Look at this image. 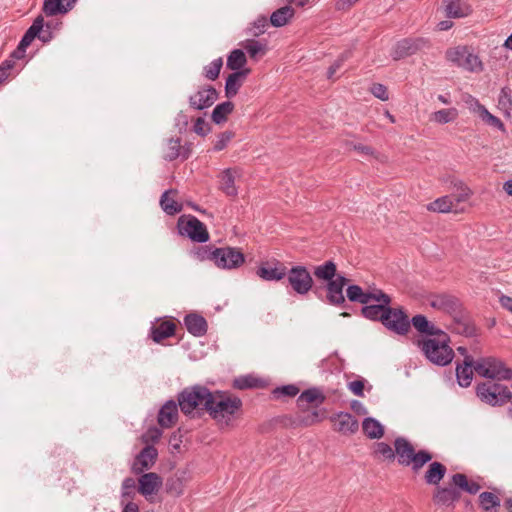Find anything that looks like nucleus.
Here are the masks:
<instances>
[{"instance_id":"f257e3e1","label":"nucleus","mask_w":512,"mask_h":512,"mask_svg":"<svg viewBox=\"0 0 512 512\" xmlns=\"http://www.w3.org/2000/svg\"><path fill=\"white\" fill-rule=\"evenodd\" d=\"M242 400L229 392H212L206 412L221 427H227L238 417L242 410Z\"/></svg>"},{"instance_id":"f03ea898","label":"nucleus","mask_w":512,"mask_h":512,"mask_svg":"<svg viewBox=\"0 0 512 512\" xmlns=\"http://www.w3.org/2000/svg\"><path fill=\"white\" fill-rule=\"evenodd\" d=\"M449 341V336L442 331L435 336L419 339L417 344L421 352L431 363L438 366H446L454 357Z\"/></svg>"},{"instance_id":"7ed1b4c3","label":"nucleus","mask_w":512,"mask_h":512,"mask_svg":"<svg viewBox=\"0 0 512 512\" xmlns=\"http://www.w3.org/2000/svg\"><path fill=\"white\" fill-rule=\"evenodd\" d=\"M394 448L398 463L402 466L411 467L414 473H418L433 458L432 453L428 450L416 451L412 443L404 437L395 439Z\"/></svg>"},{"instance_id":"20e7f679","label":"nucleus","mask_w":512,"mask_h":512,"mask_svg":"<svg viewBox=\"0 0 512 512\" xmlns=\"http://www.w3.org/2000/svg\"><path fill=\"white\" fill-rule=\"evenodd\" d=\"M212 392L203 385H193L184 388L177 397L180 410L185 415H191L195 411L206 412Z\"/></svg>"},{"instance_id":"39448f33","label":"nucleus","mask_w":512,"mask_h":512,"mask_svg":"<svg viewBox=\"0 0 512 512\" xmlns=\"http://www.w3.org/2000/svg\"><path fill=\"white\" fill-rule=\"evenodd\" d=\"M391 297L381 289H375V294L370 297V303L364 304L361 314L366 319L383 323L391 313Z\"/></svg>"},{"instance_id":"423d86ee","label":"nucleus","mask_w":512,"mask_h":512,"mask_svg":"<svg viewBox=\"0 0 512 512\" xmlns=\"http://www.w3.org/2000/svg\"><path fill=\"white\" fill-rule=\"evenodd\" d=\"M474 370L482 377L493 380H509L512 378V369L506 367L504 362L496 357H482L475 361Z\"/></svg>"},{"instance_id":"0eeeda50","label":"nucleus","mask_w":512,"mask_h":512,"mask_svg":"<svg viewBox=\"0 0 512 512\" xmlns=\"http://www.w3.org/2000/svg\"><path fill=\"white\" fill-rule=\"evenodd\" d=\"M204 252L209 260L222 269H236L245 262L244 254L236 247H220Z\"/></svg>"},{"instance_id":"6e6552de","label":"nucleus","mask_w":512,"mask_h":512,"mask_svg":"<svg viewBox=\"0 0 512 512\" xmlns=\"http://www.w3.org/2000/svg\"><path fill=\"white\" fill-rule=\"evenodd\" d=\"M476 394L491 406H501L512 399L509 388L499 383L483 382L477 385Z\"/></svg>"},{"instance_id":"1a4fd4ad","label":"nucleus","mask_w":512,"mask_h":512,"mask_svg":"<svg viewBox=\"0 0 512 512\" xmlns=\"http://www.w3.org/2000/svg\"><path fill=\"white\" fill-rule=\"evenodd\" d=\"M446 59L470 72H481L483 70L482 61L467 46H457L448 49L446 51Z\"/></svg>"},{"instance_id":"9d476101","label":"nucleus","mask_w":512,"mask_h":512,"mask_svg":"<svg viewBox=\"0 0 512 512\" xmlns=\"http://www.w3.org/2000/svg\"><path fill=\"white\" fill-rule=\"evenodd\" d=\"M177 228L180 235L187 236L194 242L204 243L209 240V233L205 224L195 216L183 215L179 217Z\"/></svg>"},{"instance_id":"9b49d317","label":"nucleus","mask_w":512,"mask_h":512,"mask_svg":"<svg viewBox=\"0 0 512 512\" xmlns=\"http://www.w3.org/2000/svg\"><path fill=\"white\" fill-rule=\"evenodd\" d=\"M287 281L292 290L300 295H306L313 287V278L305 266H293L287 270Z\"/></svg>"},{"instance_id":"f8f14e48","label":"nucleus","mask_w":512,"mask_h":512,"mask_svg":"<svg viewBox=\"0 0 512 512\" xmlns=\"http://www.w3.org/2000/svg\"><path fill=\"white\" fill-rule=\"evenodd\" d=\"M428 46V41L423 38H405L396 43L392 51L394 60H400Z\"/></svg>"},{"instance_id":"ddd939ff","label":"nucleus","mask_w":512,"mask_h":512,"mask_svg":"<svg viewBox=\"0 0 512 512\" xmlns=\"http://www.w3.org/2000/svg\"><path fill=\"white\" fill-rule=\"evenodd\" d=\"M158 456L157 449L152 445L145 446L136 456L131 470L135 474H141L149 470L156 462Z\"/></svg>"},{"instance_id":"4468645a","label":"nucleus","mask_w":512,"mask_h":512,"mask_svg":"<svg viewBox=\"0 0 512 512\" xmlns=\"http://www.w3.org/2000/svg\"><path fill=\"white\" fill-rule=\"evenodd\" d=\"M217 99V90L212 86H206L190 96L189 104L194 109L203 110L212 106Z\"/></svg>"},{"instance_id":"2eb2a0df","label":"nucleus","mask_w":512,"mask_h":512,"mask_svg":"<svg viewBox=\"0 0 512 512\" xmlns=\"http://www.w3.org/2000/svg\"><path fill=\"white\" fill-rule=\"evenodd\" d=\"M389 330L404 335L410 329V322L408 317L401 309L391 308V313L387 316V320L382 323Z\"/></svg>"},{"instance_id":"dca6fc26","label":"nucleus","mask_w":512,"mask_h":512,"mask_svg":"<svg viewBox=\"0 0 512 512\" xmlns=\"http://www.w3.org/2000/svg\"><path fill=\"white\" fill-rule=\"evenodd\" d=\"M347 278L343 275H337L331 281L327 282V301L329 304L339 306L345 303V297L343 294V288L347 283Z\"/></svg>"},{"instance_id":"f3484780","label":"nucleus","mask_w":512,"mask_h":512,"mask_svg":"<svg viewBox=\"0 0 512 512\" xmlns=\"http://www.w3.org/2000/svg\"><path fill=\"white\" fill-rule=\"evenodd\" d=\"M191 154V145H181L180 138H170L166 142L164 150V159L167 161H173L177 158L186 160Z\"/></svg>"},{"instance_id":"a211bd4d","label":"nucleus","mask_w":512,"mask_h":512,"mask_svg":"<svg viewBox=\"0 0 512 512\" xmlns=\"http://www.w3.org/2000/svg\"><path fill=\"white\" fill-rule=\"evenodd\" d=\"M335 431L341 434H354L359 427L357 419L350 413L340 412L331 417Z\"/></svg>"},{"instance_id":"6ab92c4d","label":"nucleus","mask_w":512,"mask_h":512,"mask_svg":"<svg viewBox=\"0 0 512 512\" xmlns=\"http://www.w3.org/2000/svg\"><path fill=\"white\" fill-rule=\"evenodd\" d=\"M256 274L265 281H280L286 277L287 268L278 261L273 265L265 263L258 267Z\"/></svg>"},{"instance_id":"aec40b11","label":"nucleus","mask_w":512,"mask_h":512,"mask_svg":"<svg viewBox=\"0 0 512 512\" xmlns=\"http://www.w3.org/2000/svg\"><path fill=\"white\" fill-rule=\"evenodd\" d=\"M240 176L241 171L238 168L225 169L220 175L221 191L229 197H236L238 195V188L235 185V181Z\"/></svg>"},{"instance_id":"412c9836","label":"nucleus","mask_w":512,"mask_h":512,"mask_svg":"<svg viewBox=\"0 0 512 512\" xmlns=\"http://www.w3.org/2000/svg\"><path fill=\"white\" fill-rule=\"evenodd\" d=\"M178 404L173 401H167L159 410L158 424L162 428H171L178 419Z\"/></svg>"},{"instance_id":"4be33fe9","label":"nucleus","mask_w":512,"mask_h":512,"mask_svg":"<svg viewBox=\"0 0 512 512\" xmlns=\"http://www.w3.org/2000/svg\"><path fill=\"white\" fill-rule=\"evenodd\" d=\"M138 482H139L138 491L143 496H149V495L155 494L162 486L161 477L154 472H149V473H145V474L141 475Z\"/></svg>"},{"instance_id":"5701e85b","label":"nucleus","mask_w":512,"mask_h":512,"mask_svg":"<svg viewBox=\"0 0 512 512\" xmlns=\"http://www.w3.org/2000/svg\"><path fill=\"white\" fill-rule=\"evenodd\" d=\"M250 71L251 70L249 68H244L240 71L231 73L227 77L225 83V96L227 98H232L238 93L240 87L242 86L246 77L249 75Z\"/></svg>"},{"instance_id":"b1692460","label":"nucleus","mask_w":512,"mask_h":512,"mask_svg":"<svg viewBox=\"0 0 512 512\" xmlns=\"http://www.w3.org/2000/svg\"><path fill=\"white\" fill-rule=\"evenodd\" d=\"M430 305L450 315H455L460 308L459 300L450 295H437L431 300Z\"/></svg>"},{"instance_id":"393cba45","label":"nucleus","mask_w":512,"mask_h":512,"mask_svg":"<svg viewBox=\"0 0 512 512\" xmlns=\"http://www.w3.org/2000/svg\"><path fill=\"white\" fill-rule=\"evenodd\" d=\"M475 361L472 356H466L464 358L463 365H457L456 367V378L458 384L461 387L470 386L473 379V370H474Z\"/></svg>"},{"instance_id":"a878e982","label":"nucleus","mask_w":512,"mask_h":512,"mask_svg":"<svg viewBox=\"0 0 512 512\" xmlns=\"http://www.w3.org/2000/svg\"><path fill=\"white\" fill-rule=\"evenodd\" d=\"M184 324L189 333L201 337L207 332V321L201 315L192 313L184 318Z\"/></svg>"},{"instance_id":"bb28decb","label":"nucleus","mask_w":512,"mask_h":512,"mask_svg":"<svg viewBox=\"0 0 512 512\" xmlns=\"http://www.w3.org/2000/svg\"><path fill=\"white\" fill-rule=\"evenodd\" d=\"M446 15L449 18H462L471 13L470 5L464 0H444Z\"/></svg>"},{"instance_id":"cd10ccee","label":"nucleus","mask_w":512,"mask_h":512,"mask_svg":"<svg viewBox=\"0 0 512 512\" xmlns=\"http://www.w3.org/2000/svg\"><path fill=\"white\" fill-rule=\"evenodd\" d=\"M460 492L455 488H438L433 496V501L439 506H452L460 499Z\"/></svg>"},{"instance_id":"c85d7f7f","label":"nucleus","mask_w":512,"mask_h":512,"mask_svg":"<svg viewBox=\"0 0 512 512\" xmlns=\"http://www.w3.org/2000/svg\"><path fill=\"white\" fill-rule=\"evenodd\" d=\"M446 472L447 468L444 464L438 461L431 462L424 474V481L428 485H438L445 477Z\"/></svg>"},{"instance_id":"c756f323","label":"nucleus","mask_w":512,"mask_h":512,"mask_svg":"<svg viewBox=\"0 0 512 512\" xmlns=\"http://www.w3.org/2000/svg\"><path fill=\"white\" fill-rule=\"evenodd\" d=\"M176 325L171 321H162L158 325L151 327L150 336L154 342L160 343L162 340L174 335Z\"/></svg>"},{"instance_id":"7c9ffc66","label":"nucleus","mask_w":512,"mask_h":512,"mask_svg":"<svg viewBox=\"0 0 512 512\" xmlns=\"http://www.w3.org/2000/svg\"><path fill=\"white\" fill-rule=\"evenodd\" d=\"M411 324L420 333L425 334L426 337H432L442 332L432 322H430L424 315H415L411 319Z\"/></svg>"},{"instance_id":"2f4dec72","label":"nucleus","mask_w":512,"mask_h":512,"mask_svg":"<svg viewBox=\"0 0 512 512\" xmlns=\"http://www.w3.org/2000/svg\"><path fill=\"white\" fill-rule=\"evenodd\" d=\"M375 289L363 291L358 285H349L346 289V295L351 302H358L364 305L370 303V297L375 294Z\"/></svg>"},{"instance_id":"473e14b6","label":"nucleus","mask_w":512,"mask_h":512,"mask_svg":"<svg viewBox=\"0 0 512 512\" xmlns=\"http://www.w3.org/2000/svg\"><path fill=\"white\" fill-rule=\"evenodd\" d=\"M479 506L483 512H498L501 506V499L495 493L482 492L479 495Z\"/></svg>"},{"instance_id":"72a5a7b5","label":"nucleus","mask_w":512,"mask_h":512,"mask_svg":"<svg viewBox=\"0 0 512 512\" xmlns=\"http://www.w3.org/2000/svg\"><path fill=\"white\" fill-rule=\"evenodd\" d=\"M44 27V19L40 15L38 16L32 23V25L28 28V30L23 35L19 44L21 47L27 49V47L32 43V41L39 36V33L42 32Z\"/></svg>"},{"instance_id":"f704fd0d","label":"nucleus","mask_w":512,"mask_h":512,"mask_svg":"<svg viewBox=\"0 0 512 512\" xmlns=\"http://www.w3.org/2000/svg\"><path fill=\"white\" fill-rule=\"evenodd\" d=\"M64 0H44L43 4V12L47 16H54L57 14L66 13L69 9H71L72 4L75 3L76 0L68 1L66 5L63 3Z\"/></svg>"},{"instance_id":"c9c22d12","label":"nucleus","mask_w":512,"mask_h":512,"mask_svg":"<svg viewBox=\"0 0 512 512\" xmlns=\"http://www.w3.org/2000/svg\"><path fill=\"white\" fill-rule=\"evenodd\" d=\"M427 209L433 212L448 213L457 212L456 204L453 201V197L450 195L440 197L435 201L431 202Z\"/></svg>"},{"instance_id":"e433bc0d","label":"nucleus","mask_w":512,"mask_h":512,"mask_svg":"<svg viewBox=\"0 0 512 512\" xmlns=\"http://www.w3.org/2000/svg\"><path fill=\"white\" fill-rule=\"evenodd\" d=\"M176 190L169 189L165 191L160 198V206L163 211L168 215H175L182 211V204L175 201L170 197V194H175Z\"/></svg>"},{"instance_id":"4c0bfd02","label":"nucleus","mask_w":512,"mask_h":512,"mask_svg":"<svg viewBox=\"0 0 512 512\" xmlns=\"http://www.w3.org/2000/svg\"><path fill=\"white\" fill-rule=\"evenodd\" d=\"M294 9L290 5H286L274 11L270 16V23L274 27H282L286 25L294 16Z\"/></svg>"},{"instance_id":"58836bf2","label":"nucleus","mask_w":512,"mask_h":512,"mask_svg":"<svg viewBox=\"0 0 512 512\" xmlns=\"http://www.w3.org/2000/svg\"><path fill=\"white\" fill-rule=\"evenodd\" d=\"M451 481L456 487L469 494H476L481 488L477 482L468 480L467 476L462 473L454 474Z\"/></svg>"},{"instance_id":"ea45409f","label":"nucleus","mask_w":512,"mask_h":512,"mask_svg":"<svg viewBox=\"0 0 512 512\" xmlns=\"http://www.w3.org/2000/svg\"><path fill=\"white\" fill-rule=\"evenodd\" d=\"M362 428L364 434L370 439H379L384 434L383 426L374 418H365L362 423Z\"/></svg>"},{"instance_id":"a19ab883","label":"nucleus","mask_w":512,"mask_h":512,"mask_svg":"<svg viewBox=\"0 0 512 512\" xmlns=\"http://www.w3.org/2000/svg\"><path fill=\"white\" fill-rule=\"evenodd\" d=\"M234 104L231 101H225L215 106L212 111L211 119L215 124L226 122L229 114L232 113Z\"/></svg>"},{"instance_id":"79ce46f5","label":"nucleus","mask_w":512,"mask_h":512,"mask_svg":"<svg viewBox=\"0 0 512 512\" xmlns=\"http://www.w3.org/2000/svg\"><path fill=\"white\" fill-rule=\"evenodd\" d=\"M336 264L333 261H327L322 265L315 267L314 275L317 279L331 281L336 278Z\"/></svg>"},{"instance_id":"37998d69","label":"nucleus","mask_w":512,"mask_h":512,"mask_svg":"<svg viewBox=\"0 0 512 512\" xmlns=\"http://www.w3.org/2000/svg\"><path fill=\"white\" fill-rule=\"evenodd\" d=\"M325 418V410H310L304 411L302 414L297 416L298 424L302 426H311L318 422H321Z\"/></svg>"},{"instance_id":"c03bdc74","label":"nucleus","mask_w":512,"mask_h":512,"mask_svg":"<svg viewBox=\"0 0 512 512\" xmlns=\"http://www.w3.org/2000/svg\"><path fill=\"white\" fill-rule=\"evenodd\" d=\"M247 62L245 53L240 49L231 51L227 58V67L231 70L240 71Z\"/></svg>"},{"instance_id":"a18cd8bd","label":"nucleus","mask_w":512,"mask_h":512,"mask_svg":"<svg viewBox=\"0 0 512 512\" xmlns=\"http://www.w3.org/2000/svg\"><path fill=\"white\" fill-rule=\"evenodd\" d=\"M325 400V397L323 396V394L321 393V391L317 388H311V389H307L305 391H303L300 396L298 397V400H297V403L298 405L301 407L304 405V403H314V402H319V403H322L324 402Z\"/></svg>"},{"instance_id":"49530a36","label":"nucleus","mask_w":512,"mask_h":512,"mask_svg":"<svg viewBox=\"0 0 512 512\" xmlns=\"http://www.w3.org/2000/svg\"><path fill=\"white\" fill-rule=\"evenodd\" d=\"M498 108L506 115L510 116L512 111V91L508 87H503L498 97Z\"/></svg>"},{"instance_id":"de8ad7c7","label":"nucleus","mask_w":512,"mask_h":512,"mask_svg":"<svg viewBox=\"0 0 512 512\" xmlns=\"http://www.w3.org/2000/svg\"><path fill=\"white\" fill-rule=\"evenodd\" d=\"M458 117L456 108L441 109L432 114L431 120L439 124H446L454 121Z\"/></svg>"},{"instance_id":"09e8293b","label":"nucleus","mask_w":512,"mask_h":512,"mask_svg":"<svg viewBox=\"0 0 512 512\" xmlns=\"http://www.w3.org/2000/svg\"><path fill=\"white\" fill-rule=\"evenodd\" d=\"M223 65L222 58L214 59L210 64L204 67V76L211 81L216 80L219 77L221 68Z\"/></svg>"},{"instance_id":"8fccbe9b","label":"nucleus","mask_w":512,"mask_h":512,"mask_svg":"<svg viewBox=\"0 0 512 512\" xmlns=\"http://www.w3.org/2000/svg\"><path fill=\"white\" fill-rule=\"evenodd\" d=\"M479 117L489 126L499 129L500 131L505 132L504 123L496 116L491 114L487 108L485 107L482 112L479 114Z\"/></svg>"},{"instance_id":"3c124183","label":"nucleus","mask_w":512,"mask_h":512,"mask_svg":"<svg viewBox=\"0 0 512 512\" xmlns=\"http://www.w3.org/2000/svg\"><path fill=\"white\" fill-rule=\"evenodd\" d=\"M298 393H299V388L293 384L277 387L272 392L274 398H276V399H280L282 397H294Z\"/></svg>"},{"instance_id":"603ef678","label":"nucleus","mask_w":512,"mask_h":512,"mask_svg":"<svg viewBox=\"0 0 512 512\" xmlns=\"http://www.w3.org/2000/svg\"><path fill=\"white\" fill-rule=\"evenodd\" d=\"M244 48L251 58L257 57L258 54L265 52V45L256 40H247Z\"/></svg>"},{"instance_id":"864d4df0","label":"nucleus","mask_w":512,"mask_h":512,"mask_svg":"<svg viewBox=\"0 0 512 512\" xmlns=\"http://www.w3.org/2000/svg\"><path fill=\"white\" fill-rule=\"evenodd\" d=\"M375 453L382 456L384 459H395V449L393 450L392 447L385 442H378L375 444Z\"/></svg>"},{"instance_id":"5fc2aeb1","label":"nucleus","mask_w":512,"mask_h":512,"mask_svg":"<svg viewBox=\"0 0 512 512\" xmlns=\"http://www.w3.org/2000/svg\"><path fill=\"white\" fill-rule=\"evenodd\" d=\"M455 186H458L459 192L456 195H451L454 203L457 205L460 202L467 201L472 194L471 190L462 182H458Z\"/></svg>"},{"instance_id":"6e6d98bb","label":"nucleus","mask_w":512,"mask_h":512,"mask_svg":"<svg viewBox=\"0 0 512 512\" xmlns=\"http://www.w3.org/2000/svg\"><path fill=\"white\" fill-rule=\"evenodd\" d=\"M463 101L471 112L476 113L478 115L485 108V106L482 105L477 98L469 94L463 96Z\"/></svg>"},{"instance_id":"4d7b16f0","label":"nucleus","mask_w":512,"mask_h":512,"mask_svg":"<svg viewBox=\"0 0 512 512\" xmlns=\"http://www.w3.org/2000/svg\"><path fill=\"white\" fill-rule=\"evenodd\" d=\"M136 482L133 478L127 477L122 482V498H132L135 495Z\"/></svg>"},{"instance_id":"13d9d810","label":"nucleus","mask_w":512,"mask_h":512,"mask_svg":"<svg viewBox=\"0 0 512 512\" xmlns=\"http://www.w3.org/2000/svg\"><path fill=\"white\" fill-rule=\"evenodd\" d=\"M268 25V20L266 17L262 16V17H259L257 18L254 22H253V26L249 29V32L251 35L253 36H259L261 35L262 33H264L265 31V28L267 27Z\"/></svg>"},{"instance_id":"bf43d9fd","label":"nucleus","mask_w":512,"mask_h":512,"mask_svg":"<svg viewBox=\"0 0 512 512\" xmlns=\"http://www.w3.org/2000/svg\"><path fill=\"white\" fill-rule=\"evenodd\" d=\"M257 385V380L252 377V376H244V377H239L237 379H235L234 381V387L238 388V389H247V388H253V387H256Z\"/></svg>"},{"instance_id":"052dcab7","label":"nucleus","mask_w":512,"mask_h":512,"mask_svg":"<svg viewBox=\"0 0 512 512\" xmlns=\"http://www.w3.org/2000/svg\"><path fill=\"white\" fill-rule=\"evenodd\" d=\"M233 136H234V134L230 131H225V132L221 133L218 136V138L214 144V150L215 151L223 150L228 145V143L231 141Z\"/></svg>"},{"instance_id":"680f3d73","label":"nucleus","mask_w":512,"mask_h":512,"mask_svg":"<svg viewBox=\"0 0 512 512\" xmlns=\"http://www.w3.org/2000/svg\"><path fill=\"white\" fill-rule=\"evenodd\" d=\"M162 436V431L157 427L149 428L142 436V440L145 443H156Z\"/></svg>"},{"instance_id":"e2e57ef3","label":"nucleus","mask_w":512,"mask_h":512,"mask_svg":"<svg viewBox=\"0 0 512 512\" xmlns=\"http://www.w3.org/2000/svg\"><path fill=\"white\" fill-rule=\"evenodd\" d=\"M12 69H14V62L12 59H6L0 64V84L8 79Z\"/></svg>"},{"instance_id":"0e129e2a","label":"nucleus","mask_w":512,"mask_h":512,"mask_svg":"<svg viewBox=\"0 0 512 512\" xmlns=\"http://www.w3.org/2000/svg\"><path fill=\"white\" fill-rule=\"evenodd\" d=\"M371 93L378 99L382 101H387L389 99L388 91L385 85L380 83H375L371 87Z\"/></svg>"},{"instance_id":"69168bd1","label":"nucleus","mask_w":512,"mask_h":512,"mask_svg":"<svg viewBox=\"0 0 512 512\" xmlns=\"http://www.w3.org/2000/svg\"><path fill=\"white\" fill-rule=\"evenodd\" d=\"M349 390L356 396L363 397L364 380H355L348 383Z\"/></svg>"},{"instance_id":"338daca9","label":"nucleus","mask_w":512,"mask_h":512,"mask_svg":"<svg viewBox=\"0 0 512 512\" xmlns=\"http://www.w3.org/2000/svg\"><path fill=\"white\" fill-rule=\"evenodd\" d=\"M194 132L201 136H205L209 132V127L203 118L199 117L195 121Z\"/></svg>"},{"instance_id":"774afa93","label":"nucleus","mask_w":512,"mask_h":512,"mask_svg":"<svg viewBox=\"0 0 512 512\" xmlns=\"http://www.w3.org/2000/svg\"><path fill=\"white\" fill-rule=\"evenodd\" d=\"M344 61V56L340 57L338 60H336L328 69L327 71V77L328 79H332L337 70L341 67L342 62Z\"/></svg>"}]
</instances>
